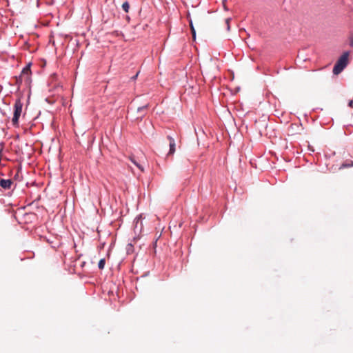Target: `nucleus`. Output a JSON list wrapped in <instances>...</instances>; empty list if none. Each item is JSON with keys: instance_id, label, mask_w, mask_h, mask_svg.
I'll return each instance as SVG.
<instances>
[{"instance_id": "nucleus-1", "label": "nucleus", "mask_w": 353, "mask_h": 353, "mask_svg": "<svg viewBox=\"0 0 353 353\" xmlns=\"http://www.w3.org/2000/svg\"><path fill=\"white\" fill-rule=\"evenodd\" d=\"M348 57L349 52L347 51L339 57L333 68L334 74H339L344 70L348 63Z\"/></svg>"}, {"instance_id": "nucleus-15", "label": "nucleus", "mask_w": 353, "mask_h": 353, "mask_svg": "<svg viewBox=\"0 0 353 353\" xmlns=\"http://www.w3.org/2000/svg\"><path fill=\"white\" fill-rule=\"evenodd\" d=\"M350 46L353 47V34H351L349 37Z\"/></svg>"}, {"instance_id": "nucleus-8", "label": "nucleus", "mask_w": 353, "mask_h": 353, "mask_svg": "<svg viewBox=\"0 0 353 353\" xmlns=\"http://www.w3.org/2000/svg\"><path fill=\"white\" fill-rule=\"evenodd\" d=\"M14 78L16 80L15 83L19 88L22 82L24 81V78L22 77L21 75L15 76Z\"/></svg>"}, {"instance_id": "nucleus-7", "label": "nucleus", "mask_w": 353, "mask_h": 353, "mask_svg": "<svg viewBox=\"0 0 353 353\" xmlns=\"http://www.w3.org/2000/svg\"><path fill=\"white\" fill-rule=\"evenodd\" d=\"M131 162L134 164L141 171L143 172L144 168L134 158L130 157Z\"/></svg>"}, {"instance_id": "nucleus-5", "label": "nucleus", "mask_w": 353, "mask_h": 353, "mask_svg": "<svg viewBox=\"0 0 353 353\" xmlns=\"http://www.w3.org/2000/svg\"><path fill=\"white\" fill-rule=\"evenodd\" d=\"M167 139L169 140V147H170V149H169V152H168V155H172L173 154L174 152H175V150H176V143H175V140L173 137H172L171 136L168 135L167 137Z\"/></svg>"}, {"instance_id": "nucleus-4", "label": "nucleus", "mask_w": 353, "mask_h": 353, "mask_svg": "<svg viewBox=\"0 0 353 353\" xmlns=\"http://www.w3.org/2000/svg\"><path fill=\"white\" fill-rule=\"evenodd\" d=\"M13 185V181L12 179H0V187L3 190H8L12 188V185Z\"/></svg>"}, {"instance_id": "nucleus-2", "label": "nucleus", "mask_w": 353, "mask_h": 353, "mask_svg": "<svg viewBox=\"0 0 353 353\" xmlns=\"http://www.w3.org/2000/svg\"><path fill=\"white\" fill-rule=\"evenodd\" d=\"M23 103L20 99L15 101L14 105V114L12 119V125L14 127L19 126V119L22 112Z\"/></svg>"}, {"instance_id": "nucleus-3", "label": "nucleus", "mask_w": 353, "mask_h": 353, "mask_svg": "<svg viewBox=\"0 0 353 353\" xmlns=\"http://www.w3.org/2000/svg\"><path fill=\"white\" fill-rule=\"evenodd\" d=\"M31 65L32 63H28L21 70L19 75H21L22 77L24 78V81L26 83H29L30 81V75L32 74L31 72Z\"/></svg>"}, {"instance_id": "nucleus-11", "label": "nucleus", "mask_w": 353, "mask_h": 353, "mask_svg": "<svg viewBox=\"0 0 353 353\" xmlns=\"http://www.w3.org/2000/svg\"><path fill=\"white\" fill-rule=\"evenodd\" d=\"M134 251V246L132 243H128L126 246V252L128 254L132 253Z\"/></svg>"}, {"instance_id": "nucleus-10", "label": "nucleus", "mask_w": 353, "mask_h": 353, "mask_svg": "<svg viewBox=\"0 0 353 353\" xmlns=\"http://www.w3.org/2000/svg\"><path fill=\"white\" fill-rule=\"evenodd\" d=\"M194 23H189V26L190 28V30H191V33H192V39L194 41L196 40V30H195V28L193 26Z\"/></svg>"}, {"instance_id": "nucleus-12", "label": "nucleus", "mask_w": 353, "mask_h": 353, "mask_svg": "<svg viewBox=\"0 0 353 353\" xmlns=\"http://www.w3.org/2000/svg\"><path fill=\"white\" fill-rule=\"evenodd\" d=\"M105 264V259H100V261L98 263V268L100 270H102L104 268Z\"/></svg>"}, {"instance_id": "nucleus-6", "label": "nucleus", "mask_w": 353, "mask_h": 353, "mask_svg": "<svg viewBox=\"0 0 353 353\" xmlns=\"http://www.w3.org/2000/svg\"><path fill=\"white\" fill-rule=\"evenodd\" d=\"M134 232H141L142 230V220H141V215H139L137 216L134 220Z\"/></svg>"}, {"instance_id": "nucleus-21", "label": "nucleus", "mask_w": 353, "mask_h": 353, "mask_svg": "<svg viewBox=\"0 0 353 353\" xmlns=\"http://www.w3.org/2000/svg\"><path fill=\"white\" fill-rule=\"evenodd\" d=\"M225 22L228 23L229 22V19H228Z\"/></svg>"}, {"instance_id": "nucleus-17", "label": "nucleus", "mask_w": 353, "mask_h": 353, "mask_svg": "<svg viewBox=\"0 0 353 353\" xmlns=\"http://www.w3.org/2000/svg\"><path fill=\"white\" fill-rule=\"evenodd\" d=\"M348 106L350 107V108H353V100L349 101Z\"/></svg>"}, {"instance_id": "nucleus-20", "label": "nucleus", "mask_w": 353, "mask_h": 353, "mask_svg": "<svg viewBox=\"0 0 353 353\" xmlns=\"http://www.w3.org/2000/svg\"><path fill=\"white\" fill-rule=\"evenodd\" d=\"M0 176H3V174L2 172H1Z\"/></svg>"}, {"instance_id": "nucleus-18", "label": "nucleus", "mask_w": 353, "mask_h": 353, "mask_svg": "<svg viewBox=\"0 0 353 353\" xmlns=\"http://www.w3.org/2000/svg\"><path fill=\"white\" fill-rule=\"evenodd\" d=\"M139 72H137L134 76H133L131 79L132 80H135L138 77Z\"/></svg>"}, {"instance_id": "nucleus-16", "label": "nucleus", "mask_w": 353, "mask_h": 353, "mask_svg": "<svg viewBox=\"0 0 353 353\" xmlns=\"http://www.w3.org/2000/svg\"><path fill=\"white\" fill-rule=\"evenodd\" d=\"M145 114H143L141 116L137 117L136 119L138 120V121H141L143 119V118L144 117Z\"/></svg>"}, {"instance_id": "nucleus-9", "label": "nucleus", "mask_w": 353, "mask_h": 353, "mask_svg": "<svg viewBox=\"0 0 353 353\" xmlns=\"http://www.w3.org/2000/svg\"><path fill=\"white\" fill-rule=\"evenodd\" d=\"M353 166V161H351L350 163L348 162H344L343 163L340 167L339 169H344V168H348Z\"/></svg>"}, {"instance_id": "nucleus-14", "label": "nucleus", "mask_w": 353, "mask_h": 353, "mask_svg": "<svg viewBox=\"0 0 353 353\" xmlns=\"http://www.w3.org/2000/svg\"><path fill=\"white\" fill-rule=\"evenodd\" d=\"M148 108V104L145 105H143V106H141V107H139L137 108V112H141L144 110H146Z\"/></svg>"}, {"instance_id": "nucleus-19", "label": "nucleus", "mask_w": 353, "mask_h": 353, "mask_svg": "<svg viewBox=\"0 0 353 353\" xmlns=\"http://www.w3.org/2000/svg\"><path fill=\"white\" fill-rule=\"evenodd\" d=\"M225 24H226V29H227L228 30H230V23H225Z\"/></svg>"}, {"instance_id": "nucleus-13", "label": "nucleus", "mask_w": 353, "mask_h": 353, "mask_svg": "<svg viewBox=\"0 0 353 353\" xmlns=\"http://www.w3.org/2000/svg\"><path fill=\"white\" fill-rule=\"evenodd\" d=\"M122 8L123 9V10L125 12H128L129 9H130V4L128 1H125L124 2L123 4H122Z\"/></svg>"}]
</instances>
